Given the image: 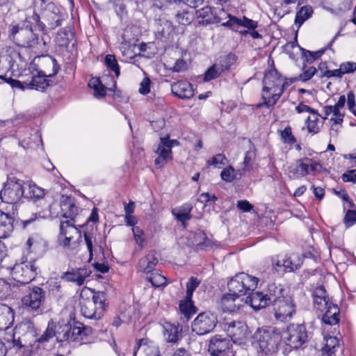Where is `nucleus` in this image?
<instances>
[{
  "instance_id": "obj_1",
  "label": "nucleus",
  "mask_w": 356,
  "mask_h": 356,
  "mask_svg": "<svg viewBox=\"0 0 356 356\" xmlns=\"http://www.w3.org/2000/svg\"><path fill=\"white\" fill-rule=\"evenodd\" d=\"M263 102L257 105V107H273L283 94L285 87L288 86L286 79L279 72L272 68L266 72L263 79Z\"/></svg>"
},
{
  "instance_id": "obj_2",
  "label": "nucleus",
  "mask_w": 356,
  "mask_h": 356,
  "mask_svg": "<svg viewBox=\"0 0 356 356\" xmlns=\"http://www.w3.org/2000/svg\"><path fill=\"white\" fill-rule=\"evenodd\" d=\"M106 294L88 287L82 289L79 305L81 314L90 319H100L106 309Z\"/></svg>"
},
{
  "instance_id": "obj_3",
  "label": "nucleus",
  "mask_w": 356,
  "mask_h": 356,
  "mask_svg": "<svg viewBox=\"0 0 356 356\" xmlns=\"http://www.w3.org/2000/svg\"><path fill=\"white\" fill-rule=\"evenodd\" d=\"M253 339L259 354L264 355L276 353L282 343L281 333L272 327L258 328L253 334Z\"/></svg>"
},
{
  "instance_id": "obj_4",
  "label": "nucleus",
  "mask_w": 356,
  "mask_h": 356,
  "mask_svg": "<svg viewBox=\"0 0 356 356\" xmlns=\"http://www.w3.org/2000/svg\"><path fill=\"white\" fill-rule=\"evenodd\" d=\"M281 336L282 343L287 346L285 351L283 352L284 354L293 349L303 348L309 339L306 327L300 324H291L281 334Z\"/></svg>"
},
{
  "instance_id": "obj_5",
  "label": "nucleus",
  "mask_w": 356,
  "mask_h": 356,
  "mask_svg": "<svg viewBox=\"0 0 356 356\" xmlns=\"http://www.w3.org/2000/svg\"><path fill=\"white\" fill-rule=\"evenodd\" d=\"M89 331V328L72 325L70 322L63 321L58 323L54 334L58 342H76L81 344Z\"/></svg>"
},
{
  "instance_id": "obj_6",
  "label": "nucleus",
  "mask_w": 356,
  "mask_h": 356,
  "mask_svg": "<svg viewBox=\"0 0 356 356\" xmlns=\"http://www.w3.org/2000/svg\"><path fill=\"white\" fill-rule=\"evenodd\" d=\"M81 241L80 230L71 220L61 221L58 243L66 250H76Z\"/></svg>"
},
{
  "instance_id": "obj_7",
  "label": "nucleus",
  "mask_w": 356,
  "mask_h": 356,
  "mask_svg": "<svg viewBox=\"0 0 356 356\" xmlns=\"http://www.w3.org/2000/svg\"><path fill=\"white\" fill-rule=\"evenodd\" d=\"M259 279L245 273L236 274L227 282L229 292L238 296H245L253 291L257 286Z\"/></svg>"
},
{
  "instance_id": "obj_8",
  "label": "nucleus",
  "mask_w": 356,
  "mask_h": 356,
  "mask_svg": "<svg viewBox=\"0 0 356 356\" xmlns=\"http://www.w3.org/2000/svg\"><path fill=\"white\" fill-rule=\"evenodd\" d=\"M14 346L26 348L28 351L33 352L37 346L35 331L32 323H26L15 328L13 334Z\"/></svg>"
},
{
  "instance_id": "obj_9",
  "label": "nucleus",
  "mask_w": 356,
  "mask_h": 356,
  "mask_svg": "<svg viewBox=\"0 0 356 356\" xmlns=\"http://www.w3.org/2000/svg\"><path fill=\"white\" fill-rule=\"evenodd\" d=\"M24 181L15 177H8L3 189L0 191V198L3 202L15 204L24 196Z\"/></svg>"
},
{
  "instance_id": "obj_10",
  "label": "nucleus",
  "mask_w": 356,
  "mask_h": 356,
  "mask_svg": "<svg viewBox=\"0 0 356 356\" xmlns=\"http://www.w3.org/2000/svg\"><path fill=\"white\" fill-rule=\"evenodd\" d=\"M60 70L56 60L49 55L35 56L30 63L29 71H35L49 77L54 76Z\"/></svg>"
},
{
  "instance_id": "obj_11",
  "label": "nucleus",
  "mask_w": 356,
  "mask_h": 356,
  "mask_svg": "<svg viewBox=\"0 0 356 356\" xmlns=\"http://www.w3.org/2000/svg\"><path fill=\"white\" fill-rule=\"evenodd\" d=\"M38 268L35 261H22L15 264L11 270V275L17 282L26 284L35 279L38 274Z\"/></svg>"
},
{
  "instance_id": "obj_12",
  "label": "nucleus",
  "mask_w": 356,
  "mask_h": 356,
  "mask_svg": "<svg viewBox=\"0 0 356 356\" xmlns=\"http://www.w3.org/2000/svg\"><path fill=\"white\" fill-rule=\"evenodd\" d=\"M273 308L275 318L281 322L290 321L296 313V304L291 296L287 294L274 300Z\"/></svg>"
},
{
  "instance_id": "obj_13",
  "label": "nucleus",
  "mask_w": 356,
  "mask_h": 356,
  "mask_svg": "<svg viewBox=\"0 0 356 356\" xmlns=\"http://www.w3.org/2000/svg\"><path fill=\"white\" fill-rule=\"evenodd\" d=\"M45 294L44 289L34 286L22 297V305L28 312L38 314L42 312V305L45 301Z\"/></svg>"
},
{
  "instance_id": "obj_14",
  "label": "nucleus",
  "mask_w": 356,
  "mask_h": 356,
  "mask_svg": "<svg viewBox=\"0 0 356 356\" xmlns=\"http://www.w3.org/2000/svg\"><path fill=\"white\" fill-rule=\"evenodd\" d=\"M10 38L21 47H32L38 42V38L31 28L13 26L10 29Z\"/></svg>"
},
{
  "instance_id": "obj_15",
  "label": "nucleus",
  "mask_w": 356,
  "mask_h": 356,
  "mask_svg": "<svg viewBox=\"0 0 356 356\" xmlns=\"http://www.w3.org/2000/svg\"><path fill=\"white\" fill-rule=\"evenodd\" d=\"M217 317L210 312H202L197 315L192 323V330L198 335L211 332L216 326Z\"/></svg>"
},
{
  "instance_id": "obj_16",
  "label": "nucleus",
  "mask_w": 356,
  "mask_h": 356,
  "mask_svg": "<svg viewBox=\"0 0 356 356\" xmlns=\"http://www.w3.org/2000/svg\"><path fill=\"white\" fill-rule=\"evenodd\" d=\"M321 165L312 159L304 157L297 161L295 168H289V172L295 177H305L310 173L315 174L321 169Z\"/></svg>"
},
{
  "instance_id": "obj_17",
  "label": "nucleus",
  "mask_w": 356,
  "mask_h": 356,
  "mask_svg": "<svg viewBox=\"0 0 356 356\" xmlns=\"http://www.w3.org/2000/svg\"><path fill=\"white\" fill-rule=\"evenodd\" d=\"M223 329L234 343H241L248 335V327L243 321L226 322Z\"/></svg>"
},
{
  "instance_id": "obj_18",
  "label": "nucleus",
  "mask_w": 356,
  "mask_h": 356,
  "mask_svg": "<svg viewBox=\"0 0 356 356\" xmlns=\"http://www.w3.org/2000/svg\"><path fill=\"white\" fill-rule=\"evenodd\" d=\"M174 143L178 144V142L170 140L168 138H161L160 143L155 151L159 155L154 161L157 168H162L169 160L172 159V147Z\"/></svg>"
},
{
  "instance_id": "obj_19",
  "label": "nucleus",
  "mask_w": 356,
  "mask_h": 356,
  "mask_svg": "<svg viewBox=\"0 0 356 356\" xmlns=\"http://www.w3.org/2000/svg\"><path fill=\"white\" fill-rule=\"evenodd\" d=\"M232 348V343L229 339L215 335L210 340L208 350L212 356H226L228 353H234Z\"/></svg>"
},
{
  "instance_id": "obj_20",
  "label": "nucleus",
  "mask_w": 356,
  "mask_h": 356,
  "mask_svg": "<svg viewBox=\"0 0 356 356\" xmlns=\"http://www.w3.org/2000/svg\"><path fill=\"white\" fill-rule=\"evenodd\" d=\"M249 149L246 151L243 161L237 169V173L240 177L245 176L247 173L253 171L257 156V149L250 140L248 141Z\"/></svg>"
},
{
  "instance_id": "obj_21",
  "label": "nucleus",
  "mask_w": 356,
  "mask_h": 356,
  "mask_svg": "<svg viewBox=\"0 0 356 356\" xmlns=\"http://www.w3.org/2000/svg\"><path fill=\"white\" fill-rule=\"evenodd\" d=\"M163 329V337L168 343H176L182 338L183 327L179 323L165 322Z\"/></svg>"
},
{
  "instance_id": "obj_22",
  "label": "nucleus",
  "mask_w": 356,
  "mask_h": 356,
  "mask_svg": "<svg viewBox=\"0 0 356 356\" xmlns=\"http://www.w3.org/2000/svg\"><path fill=\"white\" fill-rule=\"evenodd\" d=\"M196 15L199 19V24L202 25L220 23L222 19V17L218 15L216 10L212 9L210 6H204L196 10Z\"/></svg>"
},
{
  "instance_id": "obj_23",
  "label": "nucleus",
  "mask_w": 356,
  "mask_h": 356,
  "mask_svg": "<svg viewBox=\"0 0 356 356\" xmlns=\"http://www.w3.org/2000/svg\"><path fill=\"white\" fill-rule=\"evenodd\" d=\"M32 73L31 80L25 81L24 83L26 87L30 89L44 91L47 88L53 84V81L48 78V76H44L42 74H34V71H31Z\"/></svg>"
},
{
  "instance_id": "obj_24",
  "label": "nucleus",
  "mask_w": 356,
  "mask_h": 356,
  "mask_svg": "<svg viewBox=\"0 0 356 356\" xmlns=\"http://www.w3.org/2000/svg\"><path fill=\"white\" fill-rule=\"evenodd\" d=\"M303 263V258L296 254L285 255L283 258L278 259L276 266H282L287 272H292L300 268Z\"/></svg>"
},
{
  "instance_id": "obj_25",
  "label": "nucleus",
  "mask_w": 356,
  "mask_h": 356,
  "mask_svg": "<svg viewBox=\"0 0 356 356\" xmlns=\"http://www.w3.org/2000/svg\"><path fill=\"white\" fill-rule=\"evenodd\" d=\"M90 273V270L85 267L76 269L73 268L72 270L63 273L61 277L67 282H74L78 286H81L84 283L86 278L89 277Z\"/></svg>"
},
{
  "instance_id": "obj_26",
  "label": "nucleus",
  "mask_w": 356,
  "mask_h": 356,
  "mask_svg": "<svg viewBox=\"0 0 356 356\" xmlns=\"http://www.w3.org/2000/svg\"><path fill=\"white\" fill-rule=\"evenodd\" d=\"M172 93L181 99H190L194 95L192 85L186 81H179L171 85Z\"/></svg>"
},
{
  "instance_id": "obj_27",
  "label": "nucleus",
  "mask_w": 356,
  "mask_h": 356,
  "mask_svg": "<svg viewBox=\"0 0 356 356\" xmlns=\"http://www.w3.org/2000/svg\"><path fill=\"white\" fill-rule=\"evenodd\" d=\"M323 312L322 321L325 324L334 325L339 323L340 310L337 304H334L332 302H329Z\"/></svg>"
},
{
  "instance_id": "obj_28",
  "label": "nucleus",
  "mask_w": 356,
  "mask_h": 356,
  "mask_svg": "<svg viewBox=\"0 0 356 356\" xmlns=\"http://www.w3.org/2000/svg\"><path fill=\"white\" fill-rule=\"evenodd\" d=\"M10 58L8 61L10 63V69L13 72L17 71L19 76H23L24 74H26V60L21 53L13 51L10 54Z\"/></svg>"
},
{
  "instance_id": "obj_29",
  "label": "nucleus",
  "mask_w": 356,
  "mask_h": 356,
  "mask_svg": "<svg viewBox=\"0 0 356 356\" xmlns=\"http://www.w3.org/2000/svg\"><path fill=\"white\" fill-rule=\"evenodd\" d=\"M312 296L314 307L321 312H323L327 304L331 302L330 301L325 287L323 286L316 287Z\"/></svg>"
},
{
  "instance_id": "obj_30",
  "label": "nucleus",
  "mask_w": 356,
  "mask_h": 356,
  "mask_svg": "<svg viewBox=\"0 0 356 356\" xmlns=\"http://www.w3.org/2000/svg\"><path fill=\"white\" fill-rule=\"evenodd\" d=\"M13 322V310L6 305L0 304V331L8 330Z\"/></svg>"
},
{
  "instance_id": "obj_31",
  "label": "nucleus",
  "mask_w": 356,
  "mask_h": 356,
  "mask_svg": "<svg viewBox=\"0 0 356 356\" xmlns=\"http://www.w3.org/2000/svg\"><path fill=\"white\" fill-rule=\"evenodd\" d=\"M227 16L229 19L226 22L222 23V25L224 26H232L234 25H237L238 26L247 28L249 30L255 29L258 26L257 21L252 20L245 16L243 18H238L234 16H231L230 15H227Z\"/></svg>"
},
{
  "instance_id": "obj_32",
  "label": "nucleus",
  "mask_w": 356,
  "mask_h": 356,
  "mask_svg": "<svg viewBox=\"0 0 356 356\" xmlns=\"http://www.w3.org/2000/svg\"><path fill=\"white\" fill-rule=\"evenodd\" d=\"M340 349L339 339L336 337L328 336L324 338V343L321 348L322 356H337Z\"/></svg>"
},
{
  "instance_id": "obj_33",
  "label": "nucleus",
  "mask_w": 356,
  "mask_h": 356,
  "mask_svg": "<svg viewBox=\"0 0 356 356\" xmlns=\"http://www.w3.org/2000/svg\"><path fill=\"white\" fill-rule=\"evenodd\" d=\"M137 344L138 348L143 353V356H161L159 346L148 339H141Z\"/></svg>"
},
{
  "instance_id": "obj_34",
  "label": "nucleus",
  "mask_w": 356,
  "mask_h": 356,
  "mask_svg": "<svg viewBox=\"0 0 356 356\" xmlns=\"http://www.w3.org/2000/svg\"><path fill=\"white\" fill-rule=\"evenodd\" d=\"M246 302L255 310L261 309L269 305L266 295L261 292L251 293L246 298Z\"/></svg>"
},
{
  "instance_id": "obj_35",
  "label": "nucleus",
  "mask_w": 356,
  "mask_h": 356,
  "mask_svg": "<svg viewBox=\"0 0 356 356\" xmlns=\"http://www.w3.org/2000/svg\"><path fill=\"white\" fill-rule=\"evenodd\" d=\"M238 298L239 296L232 292L223 295L220 302L222 310L227 312H234L238 309L240 304L236 303Z\"/></svg>"
},
{
  "instance_id": "obj_36",
  "label": "nucleus",
  "mask_w": 356,
  "mask_h": 356,
  "mask_svg": "<svg viewBox=\"0 0 356 356\" xmlns=\"http://www.w3.org/2000/svg\"><path fill=\"white\" fill-rule=\"evenodd\" d=\"M61 211L63 216L66 218H70L72 222L74 225V217L78 213V208L72 202V200L68 197H63L60 202Z\"/></svg>"
},
{
  "instance_id": "obj_37",
  "label": "nucleus",
  "mask_w": 356,
  "mask_h": 356,
  "mask_svg": "<svg viewBox=\"0 0 356 356\" xmlns=\"http://www.w3.org/2000/svg\"><path fill=\"white\" fill-rule=\"evenodd\" d=\"M13 218L0 211V239L7 238L13 231Z\"/></svg>"
},
{
  "instance_id": "obj_38",
  "label": "nucleus",
  "mask_w": 356,
  "mask_h": 356,
  "mask_svg": "<svg viewBox=\"0 0 356 356\" xmlns=\"http://www.w3.org/2000/svg\"><path fill=\"white\" fill-rule=\"evenodd\" d=\"M193 207L189 203H186L179 207L172 209V215L186 227V221L191 219V214Z\"/></svg>"
},
{
  "instance_id": "obj_39",
  "label": "nucleus",
  "mask_w": 356,
  "mask_h": 356,
  "mask_svg": "<svg viewBox=\"0 0 356 356\" xmlns=\"http://www.w3.org/2000/svg\"><path fill=\"white\" fill-rule=\"evenodd\" d=\"M157 263L158 259L155 254L154 252H149L139 260L138 269L142 272L148 273L154 269Z\"/></svg>"
},
{
  "instance_id": "obj_40",
  "label": "nucleus",
  "mask_w": 356,
  "mask_h": 356,
  "mask_svg": "<svg viewBox=\"0 0 356 356\" xmlns=\"http://www.w3.org/2000/svg\"><path fill=\"white\" fill-rule=\"evenodd\" d=\"M24 197L35 202L44 197V191L35 184H29L26 188H24Z\"/></svg>"
},
{
  "instance_id": "obj_41",
  "label": "nucleus",
  "mask_w": 356,
  "mask_h": 356,
  "mask_svg": "<svg viewBox=\"0 0 356 356\" xmlns=\"http://www.w3.org/2000/svg\"><path fill=\"white\" fill-rule=\"evenodd\" d=\"M337 35L334 36V38L328 43L327 47L324 49H320L316 51H311L309 50H305L302 49V55L307 63H312L316 59L319 58L325 51L327 49H331L332 44L334 43L335 39L337 38Z\"/></svg>"
},
{
  "instance_id": "obj_42",
  "label": "nucleus",
  "mask_w": 356,
  "mask_h": 356,
  "mask_svg": "<svg viewBox=\"0 0 356 356\" xmlns=\"http://www.w3.org/2000/svg\"><path fill=\"white\" fill-rule=\"evenodd\" d=\"M88 86L94 90V95L97 98H102L106 95L107 88L102 84L99 78L92 77L90 79Z\"/></svg>"
},
{
  "instance_id": "obj_43",
  "label": "nucleus",
  "mask_w": 356,
  "mask_h": 356,
  "mask_svg": "<svg viewBox=\"0 0 356 356\" xmlns=\"http://www.w3.org/2000/svg\"><path fill=\"white\" fill-rule=\"evenodd\" d=\"M179 309L186 321H188L191 316L197 312L196 307L194 306L191 299L188 300L186 298L184 301H181Z\"/></svg>"
},
{
  "instance_id": "obj_44",
  "label": "nucleus",
  "mask_w": 356,
  "mask_h": 356,
  "mask_svg": "<svg viewBox=\"0 0 356 356\" xmlns=\"http://www.w3.org/2000/svg\"><path fill=\"white\" fill-rule=\"evenodd\" d=\"M265 295L269 304L272 303V305L274 304V300L286 296L284 290L282 287L277 286L275 284L268 286V293Z\"/></svg>"
},
{
  "instance_id": "obj_45",
  "label": "nucleus",
  "mask_w": 356,
  "mask_h": 356,
  "mask_svg": "<svg viewBox=\"0 0 356 356\" xmlns=\"http://www.w3.org/2000/svg\"><path fill=\"white\" fill-rule=\"evenodd\" d=\"M313 13V9L309 6H305L297 12L295 18V24L299 28L301 25L308 19Z\"/></svg>"
},
{
  "instance_id": "obj_46",
  "label": "nucleus",
  "mask_w": 356,
  "mask_h": 356,
  "mask_svg": "<svg viewBox=\"0 0 356 356\" xmlns=\"http://www.w3.org/2000/svg\"><path fill=\"white\" fill-rule=\"evenodd\" d=\"M194 19V14L187 10L177 12L175 15V19L181 25L187 26L191 24Z\"/></svg>"
},
{
  "instance_id": "obj_47",
  "label": "nucleus",
  "mask_w": 356,
  "mask_h": 356,
  "mask_svg": "<svg viewBox=\"0 0 356 356\" xmlns=\"http://www.w3.org/2000/svg\"><path fill=\"white\" fill-rule=\"evenodd\" d=\"M320 114L317 111V114H312V116H309L306 120V124L307 130L312 134H316L319 132L320 127L318 126Z\"/></svg>"
},
{
  "instance_id": "obj_48",
  "label": "nucleus",
  "mask_w": 356,
  "mask_h": 356,
  "mask_svg": "<svg viewBox=\"0 0 356 356\" xmlns=\"http://www.w3.org/2000/svg\"><path fill=\"white\" fill-rule=\"evenodd\" d=\"M105 65L108 68L112 70L116 77H118L120 74V66L115 58V56L112 54H108L105 56L104 59Z\"/></svg>"
},
{
  "instance_id": "obj_49",
  "label": "nucleus",
  "mask_w": 356,
  "mask_h": 356,
  "mask_svg": "<svg viewBox=\"0 0 356 356\" xmlns=\"http://www.w3.org/2000/svg\"><path fill=\"white\" fill-rule=\"evenodd\" d=\"M236 55L230 53L220 58L218 67L221 68V71L225 72L228 70L229 67L236 62Z\"/></svg>"
},
{
  "instance_id": "obj_50",
  "label": "nucleus",
  "mask_w": 356,
  "mask_h": 356,
  "mask_svg": "<svg viewBox=\"0 0 356 356\" xmlns=\"http://www.w3.org/2000/svg\"><path fill=\"white\" fill-rule=\"evenodd\" d=\"M237 174V170H235L232 166L229 165L222 170L220 177L226 182H232L236 179Z\"/></svg>"
},
{
  "instance_id": "obj_51",
  "label": "nucleus",
  "mask_w": 356,
  "mask_h": 356,
  "mask_svg": "<svg viewBox=\"0 0 356 356\" xmlns=\"http://www.w3.org/2000/svg\"><path fill=\"white\" fill-rule=\"evenodd\" d=\"M221 68L217 65L210 67L204 73V81L207 82L218 77L221 73Z\"/></svg>"
},
{
  "instance_id": "obj_52",
  "label": "nucleus",
  "mask_w": 356,
  "mask_h": 356,
  "mask_svg": "<svg viewBox=\"0 0 356 356\" xmlns=\"http://www.w3.org/2000/svg\"><path fill=\"white\" fill-rule=\"evenodd\" d=\"M147 280L155 287H160L166 284V277L158 273L151 274Z\"/></svg>"
},
{
  "instance_id": "obj_53",
  "label": "nucleus",
  "mask_w": 356,
  "mask_h": 356,
  "mask_svg": "<svg viewBox=\"0 0 356 356\" xmlns=\"http://www.w3.org/2000/svg\"><path fill=\"white\" fill-rule=\"evenodd\" d=\"M200 284V281L197 278L191 277L186 284V298L189 300L192 299L193 291Z\"/></svg>"
},
{
  "instance_id": "obj_54",
  "label": "nucleus",
  "mask_w": 356,
  "mask_h": 356,
  "mask_svg": "<svg viewBox=\"0 0 356 356\" xmlns=\"http://www.w3.org/2000/svg\"><path fill=\"white\" fill-rule=\"evenodd\" d=\"M227 159L225 154H218L216 156H213L211 159L207 160V165L220 168V165H225L227 164Z\"/></svg>"
},
{
  "instance_id": "obj_55",
  "label": "nucleus",
  "mask_w": 356,
  "mask_h": 356,
  "mask_svg": "<svg viewBox=\"0 0 356 356\" xmlns=\"http://www.w3.org/2000/svg\"><path fill=\"white\" fill-rule=\"evenodd\" d=\"M280 136L285 143L293 144L296 141L292 134L291 128L290 127H286L284 130L280 131Z\"/></svg>"
},
{
  "instance_id": "obj_56",
  "label": "nucleus",
  "mask_w": 356,
  "mask_h": 356,
  "mask_svg": "<svg viewBox=\"0 0 356 356\" xmlns=\"http://www.w3.org/2000/svg\"><path fill=\"white\" fill-rule=\"evenodd\" d=\"M132 232L136 243L140 248H143L145 242V239L144 238V232L139 227H134L132 228Z\"/></svg>"
},
{
  "instance_id": "obj_57",
  "label": "nucleus",
  "mask_w": 356,
  "mask_h": 356,
  "mask_svg": "<svg viewBox=\"0 0 356 356\" xmlns=\"http://www.w3.org/2000/svg\"><path fill=\"white\" fill-rule=\"evenodd\" d=\"M343 223L347 228L350 227L356 223V211L349 209L345 214L343 218Z\"/></svg>"
},
{
  "instance_id": "obj_58",
  "label": "nucleus",
  "mask_w": 356,
  "mask_h": 356,
  "mask_svg": "<svg viewBox=\"0 0 356 356\" xmlns=\"http://www.w3.org/2000/svg\"><path fill=\"white\" fill-rule=\"evenodd\" d=\"M11 291V286L3 279H0V299L6 298Z\"/></svg>"
},
{
  "instance_id": "obj_59",
  "label": "nucleus",
  "mask_w": 356,
  "mask_h": 356,
  "mask_svg": "<svg viewBox=\"0 0 356 356\" xmlns=\"http://www.w3.org/2000/svg\"><path fill=\"white\" fill-rule=\"evenodd\" d=\"M341 108H337L333 106V117L331 118V120L333 122L334 125L341 124L343 121V113H341L340 111Z\"/></svg>"
},
{
  "instance_id": "obj_60",
  "label": "nucleus",
  "mask_w": 356,
  "mask_h": 356,
  "mask_svg": "<svg viewBox=\"0 0 356 356\" xmlns=\"http://www.w3.org/2000/svg\"><path fill=\"white\" fill-rule=\"evenodd\" d=\"M154 6L159 9H165L172 3H179V0H152Z\"/></svg>"
},
{
  "instance_id": "obj_61",
  "label": "nucleus",
  "mask_w": 356,
  "mask_h": 356,
  "mask_svg": "<svg viewBox=\"0 0 356 356\" xmlns=\"http://www.w3.org/2000/svg\"><path fill=\"white\" fill-rule=\"evenodd\" d=\"M84 239L87 249L90 253V260H91L93 255V242L95 240H94L92 236L88 233H84Z\"/></svg>"
},
{
  "instance_id": "obj_62",
  "label": "nucleus",
  "mask_w": 356,
  "mask_h": 356,
  "mask_svg": "<svg viewBox=\"0 0 356 356\" xmlns=\"http://www.w3.org/2000/svg\"><path fill=\"white\" fill-rule=\"evenodd\" d=\"M150 83L151 81L148 77H145L140 82L139 92L142 95H147L150 91Z\"/></svg>"
},
{
  "instance_id": "obj_63",
  "label": "nucleus",
  "mask_w": 356,
  "mask_h": 356,
  "mask_svg": "<svg viewBox=\"0 0 356 356\" xmlns=\"http://www.w3.org/2000/svg\"><path fill=\"white\" fill-rule=\"evenodd\" d=\"M343 74L353 72L356 70V63L346 62L340 65Z\"/></svg>"
},
{
  "instance_id": "obj_64",
  "label": "nucleus",
  "mask_w": 356,
  "mask_h": 356,
  "mask_svg": "<svg viewBox=\"0 0 356 356\" xmlns=\"http://www.w3.org/2000/svg\"><path fill=\"white\" fill-rule=\"evenodd\" d=\"M341 178L344 182L356 183V170H348L342 175Z\"/></svg>"
}]
</instances>
